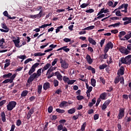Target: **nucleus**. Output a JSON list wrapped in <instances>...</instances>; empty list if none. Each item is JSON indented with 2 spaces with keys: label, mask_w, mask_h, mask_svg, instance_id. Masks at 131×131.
<instances>
[{
  "label": "nucleus",
  "mask_w": 131,
  "mask_h": 131,
  "mask_svg": "<svg viewBox=\"0 0 131 131\" xmlns=\"http://www.w3.org/2000/svg\"><path fill=\"white\" fill-rule=\"evenodd\" d=\"M56 112H58V113H59L60 114H62L63 113H65V110H61L60 108H56Z\"/></svg>",
  "instance_id": "30"
},
{
  "label": "nucleus",
  "mask_w": 131,
  "mask_h": 131,
  "mask_svg": "<svg viewBox=\"0 0 131 131\" xmlns=\"http://www.w3.org/2000/svg\"><path fill=\"white\" fill-rule=\"evenodd\" d=\"M53 84L55 88H57L59 85V81L58 80L54 79L53 81Z\"/></svg>",
  "instance_id": "33"
},
{
  "label": "nucleus",
  "mask_w": 131,
  "mask_h": 131,
  "mask_svg": "<svg viewBox=\"0 0 131 131\" xmlns=\"http://www.w3.org/2000/svg\"><path fill=\"white\" fill-rule=\"evenodd\" d=\"M120 61L121 62L122 64H125L127 65V62H126V60L125 59V58L124 57L121 58Z\"/></svg>",
  "instance_id": "31"
},
{
  "label": "nucleus",
  "mask_w": 131,
  "mask_h": 131,
  "mask_svg": "<svg viewBox=\"0 0 131 131\" xmlns=\"http://www.w3.org/2000/svg\"><path fill=\"white\" fill-rule=\"evenodd\" d=\"M120 81V76H118L115 79L114 83H115V84H117V83H118V82H119Z\"/></svg>",
  "instance_id": "23"
},
{
  "label": "nucleus",
  "mask_w": 131,
  "mask_h": 131,
  "mask_svg": "<svg viewBox=\"0 0 131 131\" xmlns=\"http://www.w3.org/2000/svg\"><path fill=\"white\" fill-rule=\"evenodd\" d=\"M119 51L122 54H125V55H128L130 51H128L125 47H121L119 48Z\"/></svg>",
  "instance_id": "5"
},
{
  "label": "nucleus",
  "mask_w": 131,
  "mask_h": 131,
  "mask_svg": "<svg viewBox=\"0 0 131 131\" xmlns=\"http://www.w3.org/2000/svg\"><path fill=\"white\" fill-rule=\"evenodd\" d=\"M120 83H121V84H124V78H123V76L120 77Z\"/></svg>",
  "instance_id": "49"
},
{
  "label": "nucleus",
  "mask_w": 131,
  "mask_h": 131,
  "mask_svg": "<svg viewBox=\"0 0 131 131\" xmlns=\"http://www.w3.org/2000/svg\"><path fill=\"white\" fill-rule=\"evenodd\" d=\"M88 41H89L90 43H91V45H93V46H96V45H97V42H96L94 39L91 38L90 37L88 38Z\"/></svg>",
  "instance_id": "17"
},
{
  "label": "nucleus",
  "mask_w": 131,
  "mask_h": 131,
  "mask_svg": "<svg viewBox=\"0 0 131 131\" xmlns=\"http://www.w3.org/2000/svg\"><path fill=\"white\" fill-rule=\"evenodd\" d=\"M86 60L87 62L91 65L93 63V59H92V57H91V55L87 54L86 56Z\"/></svg>",
  "instance_id": "15"
},
{
  "label": "nucleus",
  "mask_w": 131,
  "mask_h": 131,
  "mask_svg": "<svg viewBox=\"0 0 131 131\" xmlns=\"http://www.w3.org/2000/svg\"><path fill=\"white\" fill-rule=\"evenodd\" d=\"M13 41L16 48H20V38L18 37L17 39L13 40Z\"/></svg>",
  "instance_id": "12"
},
{
  "label": "nucleus",
  "mask_w": 131,
  "mask_h": 131,
  "mask_svg": "<svg viewBox=\"0 0 131 131\" xmlns=\"http://www.w3.org/2000/svg\"><path fill=\"white\" fill-rule=\"evenodd\" d=\"M95 28V26H90L83 29V30H92Z\"/></svg>",
  "instance_id": "29"
},
{
  "label": "nucleus",
  "mask_w": 131,
  "mask_h": 131,
  "mask_svg": "<svg viewBox=\"0 0 131 131\" xmlns=\"http://www.w3.org/2000/svg\"><path fill=\"white\" fill-rule=\"evenodd\" d=\"M59 63L61 64V67L62 68H63V69H67L69 66V64L66 62V61L63 60L62 58H60L59 59Z\"/></svg>",
  "instance_id": "4"
},
{
  "label": "nucleus",
  "mask_w": 131,
  "mask_h": 131,
  "mask_svg": "<svg viewBox=\"0 0 131 131\" xmlns=\"http://www.w3.org/2000/svg\"><path fill=\"white\" fill-rule=\"evenodd\" d=\"M12 76V73H9L7 74H4L3 76V78H9V77H11Z\"/></svg>",
  "instance_id": "32"
},
{
  "label": "nucleus",
  "mask_w": 131,
  "mask_h": 131,
  "mask_svg": "<svg viewBox=\"0 0 131 131\" xmlns=\"http://www.w3.org/2000/svg\"><path fill=\"white\" fill-rule=\"evenodd\" d=\"M76 99L78 101H81V100H83V99H84V97L83 96L78 95L76 97Z\"/></svg>",
  "instance_id": "37"
},
{
  "label": "nucleus",
  "mask_w": 131,
  "mask_h": 131,
  "mask_svg": "<svg viewBox=\"0 0 131 131\" xmlns=\"http://www.w3.org/2000/svg\"><path fill=\"white\" fill-rule=\"evenodd\" d=\"M127 50L131 51V43H129L127 46Z\"/></svg>",
  "instance_id": "64"
},
{
  "label": "nucleus",
  "mask_w": 131,
  "mask_h": 131,
  "mask_svg": "<svg viewBox=\"0 0 131 131\" xmlns=\"http://www.w3.org/2000/svg\"><path fill=\"white\" fill-rule=\"evenodd\" d=\"M91 85H93L94 87L96 86V79L94 78H92L91 79Z\"/></svg>",
  "instance_id": "34"
},
{
  "label": "nucleus",
  "mask_w": 131,
  "mask_h": 131,
  "mask_svg": "<svg viewBox=\"0 0 131 131\" xmlns=\"http://www.w3.org/2000/svg\"><path fill=\"white\" fill-rule=\"evenodd\" d=\"M67 47L68 46L63 47V49H62L63 51H64V52H69V51H70V49L66 48H67Z\"/></svg>",
  "instance_id": "57"
},
{
  "label": "nucleus",
  "mask_w": 131,
  "mask_h": 131,
  "mask_svg": "<svg viewBox=\"0 0 131 131\" xmlns=\"http://www.w3.org/2000/svg\"><path fill=\"white\" fill-rule=\"evenodd\" d=\"M67 104V101H62L59 104V107H64L65 106V105H66Z\"/></svg>",
  "instance_id": "40"
},
{
  "label": "nucleus",
  "mask_w": 131,
  "mask_h": 131,
  "mask_svg": "<svg viewBox=\"0 0 131 131\" xmlns=\"http://www.w3.org/2000/svg\"><path fill=\"white\" fill-rule=\"evenodd\" d=\"M41 90H42V85H39L38 86L37 93L39 94H41Z\"/></svg>",
  "instance_id": "35"
},
{
  "label": "nucleus",
  "mask_w": 131,
  "mask_h": 131,
  "mask_svg": "<svg viewBox=\"0 0 131 131\" xmlns=\"http://www.w3.org/2000/svg\"><path fill=\"white\" fill-rule=\"evenodd\" d=\"M51 84L49 82H46L43 84V89L45 91H47L48 89H50L51 87Z\"/></svg>",
  "instance_id": "13"
},
{
  "label": "nucleus",
  "mask_w": 131,
  "mask_h": 131,
  "mask_svg": "<svg viewBox=\"0 0 131 131\" xmlns=\"http://www.w3.org/2000/svg\"><path fill=\"white\" fill-rule=\"evenodd\" d=\"M33 113H34V107H33L28 112V114L27 115V119H30L31 116L32 115V114H33Z\"/></svg>",
  "instance_id": "6"
},
{
  "label": "nucleus",
  "mask_w": 131,
  "mask_h": 131,
  "mask_svg": "<svg viewBox=\"0 0 131 131\" xmlns=\"http://www.w3.org/2000/svg\"><path fill=\"white\" fill-rule=\"evenodd\" d=\"M51 67V64L50 63H47L46 65L43 67L45 70H48L49 68Z\"/></svg>",
  "instance_id": "50"
},
{
  "label": "nucleus",
  "mask_w": 131,
  "mask_h": 131,
  "mask_svg": "<svg viewBox=\"0 0 131 131\" xmlns=\"http://www.w3.org/2000/svg\"><path fill=\"white\" fill-rule=\"evenodd\" d=\"M30 75V76L27 80L28 83H31V82H32V81H33L35 78H38L37 75H36V73H34L33 74Z\"/></svg>",
  "instance_id": "2"
},
{
  "label": "nucleus",
  "mask_w": 131,
  "mask_h": 131,
  "mask_svg": "<svg viewBox=\"0 0 131 131\" xmlns=\"http://www.w3.org/2000/svg\"><path fill=\"white\" fill-rule=\"evenodd\" d=\"M125 5H128V4H122L118 8L116 9L115 10V11H117V10H120L121 9H123V8H124V6H125Z\"/></svg>",
  "instance_id": "41"
},
{
  "label": "nucleus",
  "mask_w": 131,
  "mask_h": 131,
  "mask_svg": "<svg viewBox=\"0 0 131 131\" xmlns=\"http://www.w3.org/2000/svg\"><path fill=\"white\" fill-rule=\"evenodd\" d=\"M123 21H125L124 22V25H127L131 23V17H125L122 18Z\"/></svg>",
  "instance_id": "7"
},
{
  "label": "nucleus",
  "mask_w": 131,
  "mask_h": 131,
  "mask_svg": "<svg viewBox=\"0 0 131 131\" xmlns=\"http://www.w3.org/2000/svg\"><path fill=\"white\" fill-rule=\"evenodd\" d=\"M131 55H129L125 57L126 59V62H127V65H130L131 64Z\"/></svg>",
  "instance_id": "16"
},
{
  "label": "nucleus",
  "mask_w": 131,
  "mask_h": 131,
  "mask_svg": "<svg viewBox=\"0 0 131 131\" xmlns=\"http://www.w3.org/2000/svg\"><path fill=\"white\" fill-rule=\"evenodd\" d=\"M41 70L42 69H39L37 71V73H36L37 76L39 77L41 75Z\"/></svg>",
  "instance_id": "36"
},
{
  "label": "nucleus",
  "mask_w": 131,
  "mask_h": 131,
  "mask_svg": "<svg viewBox=\"0 0 131 131\" xmlns=\"http://www.w3.org/2000/svg\"><path fill=\"white\" fill-rule=\"evenodd\" d=\"M85 127H86V122H84L83 124L81 125V130L84 131L85 130Z\"/></svg>",
  "instance_id": "28"
},
{
  "label": "nucleus",
  "mask_w": 131,
  "mask_h": 131,
  "mask_svg": "<svg viewBox=\"0 0 131 131\" xmlns=\"http://www.w3.org/2000/svg\"><path fill=\"white\" fill-rule=\"evenodd\" d=\"M69 80V78L67 77L66 76L63 77V80L64 81V82H67V83H68Z\"/></svg>",
  "instance_id": "38"
},
{
  "label": "nucleus",
  "mask_w": 131,
  "mask_h": 131,
  "mask_svg": "<svg viewBox=\"0 0 131 131\" xmlns=\"http://www.w3.org/2000/svg\"><path fill=\"white\" fill-rule=\"evenodd\" d=\"M89 5H90V4H88V3H83V4H82L80 6V7H81L82 9H84V8H86V7H88V6H89Z\"/></svg>",
  "instance_id": "39"
},
{
  "label": "nucleus",
  "mask_w": 131,
  "mask_h": 131,
  "mask_svg": "<svg viewBox=\"0 0 131 131\" xmlns=\"http://www.w3.org/2000/svg\"><path fill=\"white\" fill-rule=\"evenodd\" d=\"M123 74H124V68L121 66L118 71L117 75L118 76H120V75H123Z\"/></svg>",
  "instance_id": "10"
},
{
  "label": "nucleus",
  "mask_w": 131,
  "mask_h": 131,
  "mask_svg": "<svg viewBox=\"0 0 131 131\" xmlns=\"http://www.w3.org/2000/svg\"><path fill=\"white\" fill-rule=\"evenodd\" d=\"M106 98H107V93L104 92L100 94L99 99H100V100H106Z\"/></svg>",
  "instance_id": "14"
},
{
  "label": "nucleus",
  "mask_w": 131,
  "mask_h": 131,
  "mask_svg": "<svg viewBox=\"0 0 131 131\" xmlns=\"http://www.w3.org/2000/svg\"><path fill=\"white\" fill-rule=\"evenodd\" d=\"M62 93V90L61 89H58L55 91V94H57V95H60Z\"/></svg>",
  "instance_id": "55"
},
{
  "label": "nucleus",
  "mask_w": 131,
  "mask_h": 131,
  "mask_svg": "<svg viewBox=\"0 0 131 131\" xmlns=\"http://www.w3.org/2000/svg\"><path fill=\"white\" fill-rule=\"evenodd\" d=\"M64 127H63V125L60 124L57 127V130L60 131L62 130Z\"/></svg>",
  "instance_id": "47"
},
{
  "label": "nucleus",
  "mask_w": 131,
  "mask_h": 131,
  "mask_svg": "<svg viewBox=\"0 0 131 131\" xmlns=\"http://www.w3.org/2000/svg\"><path fill=\"white\" fill-rule=\"evenodd\" d=\"M57 78L58 80H60V81H62V79L63 78V76L61 74H59V75H57Z\"/></svg>",
  "instance_id": "44"
},
{
  "label": "nucleus",
  "mask_w": 131,
  "mask_h": 131,
  "mask_svg": "<svg viewBox=\"0 0 131 131\" xmlns=\"http://www.w3.org/2000/svg\"><path fill=\"white\" fill-rule=\"evenodd\" d=\"M87 69L88 70H91L92 71V73L95 74L96 73V69L95 68H93L92 66H90L87 68Z\"/></svg>",
  "instance_id": "21"
},
{
  "label": "nucleus",
  "mask_w": 131,
  "mask_h": 131,
  "mask_svg": "<svg viewBox=\"0 0 131 131\" xmlns=\"http://www.w3.org/2000/svg\"><path fill=\"white\" fill-rule=\"evenodd\" d=\"M124 109L122 108L119 110V113L118 114V119H122L123 117H124Z\"/></svg>",
  "instance_id": "8"
},
{
  "label": "nucleus",
  "mask_w": 131,
  "mask_h": 131,
  "mask_svg": "<svg viewBox=\"0 0 131 131\" xmlns=\"http://www.w3.org/2000/svg\"><path fill=\"white\" fill-rule=\"evenodd\" d=\"M48 111L49 113H52L53 112V106H50L48 107Z\"/></svg>",
  "instance_id": "59"
},
{
  "label": "nucleus",
  "mask_w": 131,
  "mask_h": 131,
  "mask_svg": "<svg viewBox=\"0 0 131 131\" xmlns=\"http://www.w3.org/2000/svg\"><path fill=\"white\" fill-rule=\"evenodd\" d=\"M94 12H95V10L93 9H90L85 11L86 13H90V14H91V13H94Z\"/></svg>",
  "instance_id": "46"
},
{
  "label": "nucleus",
  "mask_w": 131,
  "mask_h": 131,
  "mask_svg": "<svg viewBox=\"0 0 131 131\" xmlns=\"http://www.w3.org/2000/svg\"><path fill=\"white\" fill-rule=\"evenodd\" d=\"M41 13V12H39V13L37 14L30 15V18L31 19H40V18H41V14H40Z\"/></svg>",
  "instance_id": "9"
},
{
  "label": "nucleus",
  "mask_w": 131,
  "mask_h": 131,
  "mask_svg": "<svg viewBox=\"0 0 131 131\" xmlns=\"http://www.w3.org/2000/svg\"><path fill=\"white\" fill-rule=\"evenodd\" d=\"M128 33L129 34L125 35L123 38L125 39V40H128L131 37V31H129Z\"/></svg>",
  "instance_id": "20"
},
{
  "label": "nucleus",
  "mask_w": 131,
  "mask_h": 131,
  "mask_svg": "<svg viewBox=\"0 0 131 131\" xmlns=\"http://www.w3.org/2000/svg\"><path fill=\"white\" fill-rule=\"evenodd\" d=\"M16 76H17V75L16 74H14L11 76L10 79L12 82H13V80H14V79H15Z\"/></svg>",
  "instance_id": "43"
},
{
  "label": "nucleus",
  "mask_w": 131,
  "mask_h": 131,
  "mask_svg": "<svg viewBox=\"0 0 131 131\" xmlns=\"http://www.w3.org/2000/svg\"><path fill=\"white\" fill-rule=\"evenodd\" d=\"M22 124V122L21 121V120L18 119L16 121V125L17 126H20Z\"/></svg>",
  "instance_id": "52"
},
{
  "label": "nucleus",
  "mask_w": 131,
  "mask_h": 131,
  "mask_svg": "<svg viewBox=\"0 0 131 131\" xmlns=\"http://www.w3.org/2000/svg\"><path fill=\"white\" fill-rule=\"evenodd\" d=\"M28 94V91L25 90L21 92V97H26Z\"/></svg>",
  "instance_id": "24"
},
{
  "label": "nucleus",
  "mask_w": 131,
  "mask_h": 131,
  "mask_svg": "<svg viewBox=\"0 0 131 131\" xmlns=\"http://www.w3.org/2000/svg\"><path fill=\"white\" fill-rule=\"evenodd\" d=\"M107 64H102L99 66V69L100 70H103V69H105V68H107Z\"/></svg>",
  "instance_id": "26"
},
{
  "label": "nucleus",
  "mask_w": 131,
  "mask_h": 131,
  "mask_svg": "<svg viewBox=\"0 0 131 131\" xmlns=\"http://www.w3.org/2000/svg\"><path fill=\"white\" fill-rule=\"evenodd\" d=\"M39 65V63L38 62H36L35 63H34L32 67L31 68V69H30L29 72H28V74L29 75H31V74H32V73H33L34 72H35V69Z\"/></svg>",
  "instance_id": "3"
},
{
  "label": "nucleus",
  "mask_w": 131,
  "mask_h": 131,
  "mask_svg": "<svg viewBox=\"0 0 131 131\" xmlns=\"http://www.w3.org/2000/svg\"><path fill=\"white\" fill-rule=\"evenodd\" d=\"M99 114H96L95 115H94V120H98V119L99 118Z\"/></svg>",
  "instance_id": "60"
},
{
  "label": "nucleus",
  "mask_w": 131,
  "mask_h": 131,
  "mask_svg": "<svg viewBox=\"0 0 131 131\" xmlns=\"http://www.w3.org/2000/svg\"><path fill=\"white\" fill-rule=\"evenodd\" d=\"M76 110L74 108H71L68 111L69 114H73L75 113Z\"/></svg>",
  "instance_id": "27"
},
{
  "label": "nucleus",
  "mask_w": 131,
  "mask_h": 131,
  "mask_svg": "<svg viewBox=\"0 0 131 131\" xmlns=\"http://www.w3.org/2000/svg\"><path fill=\"white\" fill-rule=\"evenodd\" d=\"M126 34V32L125 31H121L118 35V36L120 39V40H125V38H122V36H124Z\"/></svg>",
  "instance_id": "11"
},
{
  "label": "nucleus",
  "mask_w": 131,
  "mask_h": 131,
  "mask_svg": "<svg viewBox=\"0 0 131 131\" xmlns=\"http://www.w3.org/2000/svg\"><path fill=\"white\" fill-rule=\"evenodd\" d=\"M127 7H128V4L125 5L124 10H122L121 12H124L125 13H127Z\"/></svg>",
  "instance_id": "45"
},
{
  "label": "nucleus",
  "mask_w": 131,
  "mask_h": 131,
  "mask_svg": "<svg viewBox=\"0 0 131 131\" xmlns=\"http://www.w3.org/2000/svg\"><path fill=\"white\" fill-rule=\"evenodd\" d=\"M110 103H111V100L108 99L105 101L104 104H105L106 106H108V105H109Z\"/></svg>",
  "instance_id": "58"
},
{
  "label": "nucleus",
  "mask_w": 131,
  "mask_h": 131,
  "mask_svg": "<svg viewBox=\"0 0 131 131\" xmlns=\"http://www.w3.org/2000/svg\"><path fill=\"white\" fill-rule=\"evenodd\" d=\"M52 71H54V69H52V68H50L48 69L46 75H48V74H51V72H52Z\"/></svg>",
  "instance_id": "56"
},
{
  "label": "nucleus",
  "mask_w": 131,
  "mask_h": 131,
  "mask_svg": "<svg viewBox=\"0 0 131 131\" xmlns=\"http://www.w3.org/2000/svg\"><path fill=\"white\" fill-rule=\"evenodd\" d=\"M99 79L101 82H102V83H103V84H105V83L106 82V81H105V79H104V77H99Z\"/></svg>",
  "instance_id": "48"
},
{
  "label": "nucleus",
  "mask_w": 131,
  "mask_h": 131,
  "mask_svg": "<svg viewBox=\"0 0 131 131\" xmlns=\"http://www.w3.org/2000/svg\"><path fill=\"white\" fill-rule=\"evenodd\" d=\"M32 61V58H28L27 60H26L24 62L25 64H27V63H29V62H31Z\"/></svg>",
  "instance_id": "62"
},
{
  "label": "nucleus",
  "mask_w": 131,
  "mask_h": 131,
  "mask_svg": "<svg viewBox=\"0 0 131 131\" xmlns=\"http://www.w3.org/2000/svg\"><path fill=\"white\" fill-rule=\"evenodd\" d=\"M58 60H59L58 58H55L54 61L52 63V66H55L56 64L57 63V62H58Z\"/></svg>",
  "instance_id": "51"
},
{
  "label": "nucleus",
  "mask_w": 131,
  "mask_h": 131,
  "mask_svg": "<svg viewBox=\"0 0 131 131\" xmlns=\"http://www.w3.org/2000/svg\"><path fill=\"white\" fill-rule=\"evenodd\" d=\"M76 80H69V81L68 82V84H73L74 82H75Z\"/></svg>",
  "instance_id": "53"
},
{
  "label": "nucleus",
  "mask_w": 131,
  "mask_h": 131,
  "mask_svg": "<svg viewBox=\"0 0 131 131\" xmlns=\"http://www.w3.org/2000/svg\"><path fill=\"white\" fill-rule=\"evenodd\" d=\"M113 43L111 41H108V42L106 45V46L109 49H113Z\"/></svg>",
  "instance_id": "22"
},
{
  "label": "nucleus",
  "mask_w": 131,
  "mask_h": 131,
  "mask_svg": "<svg viewBox=\"0 0 131 131\" xmlns=\"http://www.w3.org/2000/svg\"><path fill=\"white\" fill-rule=\"evenodd\" d=\"M7 103L6 100H3L0 102V107H2L3 105H5V103Z\"/></svg>",
  "instance_id": "54"
},
{
  "label": "nucleus",
  "mask_w": 131,
  "mask_h": 131,
  "mask_svg": "<svg viewBox=\"0 0 131 131\" xmlns=\"http://www.w3.org/2000/svg\"><path fill=\"white\" fill-rule=\"evenodd\" d=\"M18 58H19V59H22V60H24V59H26V56L25 55H20V56H18Z\"/></svg>",
  "instance_id": "61"
},
{
  "label": "nucleus",
  "mask_w": 131,
  "mask_h": 131,
  "mask_svg": "<svg viewBox=\"0 0 131 131\" xmlns=\"http://www.w3.org/2000/svg\"><path fill=\"white\" fill-rule=\"evenodd\" d=\"M45 55H46V53L37 52L34 54V57H42V56H45Z\"/></svg>",
  "instance_id": "18"
},
{
  "label": "nucleus",
  "mask_w": 131,
  "mask_h": 131,
  "mask_svg": "<svg viewBox=\"0 0 131 131\" xmlns=\"http://www.w3.org/2000/svg\"><path fill=\"white\" fill-rule=\"evenodd\" d=\"M1 26H2V28H3V29H5L6 30L9 31L10 29H9V28H8V27L7 26L6 24H5V23L2 24Z\"/></svg>",
  "instance_id": "25"
},
{
  "label": "nucleus",
  "mask_w": 131,
  "mask_h": 131,
  "mask_svg": "<svg viewBox=\"0 0 131 131\" xmlns=\"http://www.w3.org/2000/svg\"><path fill=\"white\" fill-rule=\"evenodd\" d=\"M16 105H17V102L16 101H10L7 105V110L8 111H12L15 107H16Z\"/></svg>",
  "instance_id": "1"
},
{
  "label": "nucleus",
  "mask_w": 131,
  "mask_h": 131,
  "mask_svg": "<svg viewBox=\"0 0 131 131\" xmlns=\"http://www.w3.org/2000/svg\"><path fill=\"white\" fill-rule=\"evenodd\" d=\"M8 82H10V83H12V82L11 81L10 79H7L3 81L2 83H8Z\"/></svg>",
  "instance_id": "42"
},
{
  "label": "nucleus",
  "mask_w": 131,
  "mask_h": 131,
  "mask_svg": "<svg viewBox=\"0 0 131 131\" xmlns=\"http://www.w3.org/2000/svg\"><path fill=\"white\" fill-rule=\"evenodd\" d=\"M4 42H5V39L3 38L2 39H0V47H2V45H4Z\"/></svg>",
  "instance_id": "63"
},
{
  "label": "nucleus",
  "mask_w": 131,
  "mask_h": 131,
  "mask_svg": "<svg viewBox=\"0 0 131 131\" xmlns=\"http://www.w3.org/2000/svg\"><path fill=\"white\" fill-rule=\"evenodd\" d=\"M1 116L2 117V120L3 122H6V114L5 112H2L1 114Z\"/></svg>",
  "instance_id": "19"
}]
</instances>
